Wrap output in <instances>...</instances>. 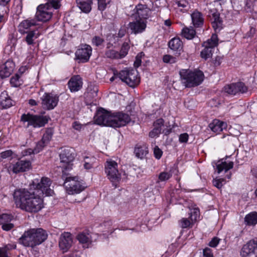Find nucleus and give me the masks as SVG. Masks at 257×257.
Wrapping results in <instances>:
<instances>
[{"instance_id": "nucleus-54", "label": "nucleus", "mask_w": 257, "mask_h": 257, "mask_svg": "<svg viewBox=\"0 0 257 257\" xmlns=\"http://www.w3.org/2000/svg\"><path fill=\"white\" fill-rule=\"evenodd\" d=\"M203 255L205 257H213L212 250L208 247L203 250Z\"/></svg>"}, {"instance_id": "nucleus-9", "label": "nucleus", "mask_w": 257, "mask_h": 257, "mask_svg": "<svg viewBox=\"0 0 257 257\" xmlns=\"http://www.w3.org/2000/svg\"><path fill=\"white\" fill-rule=\"evenodd\" d=\"M118 78L132 87H135L140 82L138 71L133 69H126L121 70L118 73Z\"/></svg>"}, {"instance_id": "nucleus-24", "label": "nucleus", "mask_w": 257, "mask_h": 257, "mask_svg": "<svg viewBox=\"0 0 257 257\" xmlns=\"http://www.w3.org/2000/svg\"><path fill=\"white\" fill-rule=\"evenodd\" d=\"M36 22L33 20H26L22 21L18 26V31L21 34H25L27 31L32 26L36 25Z\"/></svg>"}, {"instance_id": "nucleus-56", "label": "nucleus", "mask_w": 257, "mask_h": 257, "mask_svg": "<svg viewBox=\"0 0 257 257\" xmlns=\"http://www.w3.org/2000/svg\"><path fill=\"white\" fill-rule=\"evenodd\" d=\"M88 157H85L84 159V167L85 169L88 170L92 167V164L88 161Z\"/></svg>"}, {"instance_id": "nucleus-44", "label": "nucleus", "mask_w": 257, "mask_h": 257, "mask_svg": "<svg viewBox=\"0 0 257 257\" xmlns=\"http://www.w3.org/2000/svg\"><path fill=\"white\" fill-rule=\"evenodd\" d=\"M190 218L192 222L196 221L199 217V211L198 208H194L190 213Z\"/></svg>"}, {"instance_id": "nucleus-22", "label": "nucleus", "mask_w": 257, "mask_h": 257, "mask_svg": "<svg viewBox=\"0 0 257 257\" xmlns=\"http://www.w3.org/2000/svg\"><path fill=\"white\" fill-rule=\"evenodd\" d=\"M15 64L12 61L8 60L0 66V76L2 78L9 77L13 72Z\"/></svg>"}, {"instance_id": "nucleus-37", "label": "nucleus", "mask_w": 257, "mask_h": 257, "mask_svg": "<svg viewBox=\"0 0 257 257\" xmlns=\"http://www.w3.org/2000/svg\"><path fill=\"white\" fill-rule=\"evenodd\" d=\"M172 173L167 172H163L160 173L158 176V180L157 183L160 181H166L169 180L172 177Z\"/></svg>"}, {"instance_id": "nucleus-53", "label": "nucleus", "mask_w": 257, "mask_h": 257, "mask_svg": "<svg viewBox=\"0 0 257 257\" xmlns=\"http://www.w3.org/2000/svg\"><path fill=\"white\" fill-rule=\"evenodd\" d=\"M106 0H97L98 1V8L100 11H103L106 6Z\"/></svg>"}, {"instance_id": "nucleus-59", "label": "nucleus", "mask_w": 257, "mask_h": 257, "mask_svg": "<svg viewBox=\"0 0 257 257\" xmlns=\"http://www.w3.org/2000/svg\"><path fill=\"white\" fill-rule=\"evenodd\" d=\"M161 133L156 129L153 128L149 133V136L151 138H155L158 136Z\"/></svg>"}, {"instance_id": "nucleus-57", "label": "nucleus", "mask_w": 257, "mask_h": 257, "mask_svg": "<svg viewBox=\"0 0 257 257\" xmlns=\"http://www.w3.org/2000/svg\"><path fill=\"white\" fill-rule=\"evenodd\" d=\"M188 135L187 133L181 134L179 137V141L181 143H186L188 140Z\"/></svg>"}, {"instance_id": "nucleus-31", "label": "nucleus", "mask_w": 257, "mask_h": 257, "mask_svg": "<svg viewBox=\"0 0 257 257\" xmlns=\"http://www.w3.org/2000/svg\"><path fill=\"white\" fill-rule=\"evenodd\" d=\"M148 152V147L145 145H138L135 149L136 156L141 159L145 158Z\"/></svg>"}, {"instance_id": "nucleus-7", "label": "nucleus", "mask_w": 257, "mask_h": 257, "mask_svg": "<svg viewBox=\"0 0 257 257\" xmlns=\"http://www.w3.org/2000/svg\"><path fill=\"white\" fill-rule=\"evenodd\" d=\"M51 184V182L49 178L43 177L40 182L38 179L34 180L31 185V189L34 188L33 191L40 196L42 194L52 196L54 194V191L50 187Z\"/></svg>"}, {"instance_id": "nucleus-36", "label": "nucleus", "mask_w": 257, "mask_h": 257, "mask_svg": "<svg viewBox=\"0 0 257 257\" xmlns=\"http://www.w3.org/2000/svg\"><path fill=\"white\" fill-rule=\"evenodd\" d=\"M105 55L106 57L111 59H120L119 53L114 50L107 49L106 50Z\"/></svg>"}, {"instance_id": "nucleus-40", "label": "nucleus", "mask_w": 257, "mask_h": 257, "mask_svg": "<svg viewBox=\"0 0 257 257\" xmlns=\"http://www.w3.org/2000/svg\"><path fill=\"white\" fill-rule=\"evenodd\" d=\"M13 216L8 214L0 215V224L9 222L12 219Z\"/></svg>"}, {"instance_id": "nucleus-1", "label": "nucleus", "mask_w": 257, "mask_h": 257, "mask_svg": "<svg viewBox=\"0 0 257 257\" xmlns=\"http://www.w3.org/2000/svg\"><path fill=\"white\" fill-rule=\"evenodd\" d=\"M14 199L17 207L28 212H38L44 207L41 196L31 189L16 190L14 193Z\"/></svg>"}, {"instance_id": "nucleus-49", "label": "nucleus", "mask_w": 257, "mask_h": 257, "mask_svg": "<svg viewBox=\"0 0 257 257\" xmlns=\"http://www.w3.org/2000/svg\"><path fill=\"white\" fill-rule=\"evenodd\" d=\"M223 182H224V179H216L213 181V184L218 189H220L223 186Z\"/></svg>"}, {"instance_id": "nucleus-18", "label": "nucleus", "mask_w": 257, "mask_h": 257, "mask_svg": "<svg viewBox=\"0 0 257 257\" xmlns=\"http://www.w3.org/2000/svg\"><path fill=\"white\" fill-rule=\"evenodd\" d=\"M135 21L129 23L132 33L135 34L143 32L146 28V20L143 19H135Z\"/></svg>"}, {"instance_id": "nucleus-47", "label": "nucleus", "mask_w": 257, "mask_h": 257, "mask_svg": "<svg viewBox=\"0 0 257 257\" xmlns=\"http://www.w3.org/2000/svg\"><path fill=\"white\" fill-rule=\"evenodd\" d=\"M163 61L165 63H174L177 61V58L170 55H166L163 57Z\"/></svg>"}, {"instance_id": "nucleus-64", "label": "nucleus", "mask_w": 257, "mask_h": 257, "mask_svg": "<svg viewBox=\"0 0 257 257\" xmlns=\"http://www.w3.org/2000/svg\"><path fill=\"white\" fill-rule=\"evenodd\" d=\"M10 0H0V5L2 6H6L9 2Z\"/></svg>"}, {"instance_id": "nucleus-13", "label": "nucleus", "mask_w": 257, "mask_h": 257, "mask_svg": "<svg viewBox=\"0 0 257 257\" xmlns=\"http://www.w3.org/2000/svg\"><path fill=\"white\" fill-rule=\"evenodd\" d=\"M41 100L42 107L45 109L51 110L57 106L59 98L53 94L45 93L41 97Z\"/></svg>"}, {"instance_id": "nucleus-61", "label": "nucleus", "mask_w": 257, "mask_h": 257, "mask_svg": "<svg viewBox=\"0 0 257 257\" xmlns=\"http://www.w3.org/2000/svg\"><path fill=\"white\" fill-rule=\"evenodd\" d=\"M31 154H36V153H34V149H28L24 151L23 156H27Z\"/></svg>"}, {"instance_id": "nucleus-41", "label": "nucleus", "mask_w": 257, "mask_h": 257, "mask_svg": "<svg viewBox=\"0 0 257 257\" xmlns=\"http://www.w3.org/2000/svg\"><path fill=\"white\" fill-rule=\"evenodd\" d=\"M47 144L44 140L42 139L37 144L36 147L34 148V153H36V154L39 153Z\"/></svg>"}, {"instance_id": "nucleus-50", "label": "nucleus", "mask_w": 257, "mask_h": 257, "mask_svg": "<svg viewBox=\"0 0 257 257\" xmlns=\"http://www.w3.org/2000/svg\"><path fill=\"white\" fill-rule=\"evenodd\" d=\"M162 153H163V152H162V150L161 149H160L158 147L156 146L154 148V154L156 159H160V158L161 157V156L162 155Z\"/></svg>"}, {"instance_id": "nucleus-2", "label": "nucleus", "mask_w": 257, "mask_h": 257, "mask_svg": "<svg viewBox=\"0 0 257 257\" xmlns=\"http://www.w3.org/2000/svg\"><path fill=\"white\" fill-rule=\"evenodd\" d=\"M94 121L98 125L119 127L125 125L131 121L128 114L122 112L111 113L100 108L94 117Z\"/></svg>"}, {"instance_id": "nucleus-23", "label": "nucleus", "mask_w": 257, "mask_h": 257, "mask_svg": "<svg viewBox=\"0 0 257 257\" xmlns=\"http://www.w3.org/2000/svg\"><path fill=\"white\" fill-rule=\"evenodd\" d=\"M82 83L81 78L79 75H75L70 79L68 85L71 92H76L81 89Z\"/></svg>"}, {"instance_id": "nucleus-55", "label": "nucleus", "mask_w": 257, "mask_h": 257, "mask_svg": "<svg viewBox=\"0 0 257 257\" xmlns=\"http://www.w3.org/2000/svg\"><path fill=\"white\" fill-rule=\"evenodd\" d=\"M14 225L13 223H6L2 224V228L6 231H9L14 227Z\"/></svg>"}, {"instance_id": "nucleus-60", "label": "nucleus", "mask_w": 257, "mask_h": 257, "mask_svg": "<svg viewBox=\"0 0 257 257\" xmlns=\"http://www.w3.org/2000/svg\"><path fill=\"white\" fill-rule=\"evenodd\" d=\"M72 126L75 130L80 131L82 128L83 125L79 122L75 121L73 123Z\"/></svg>"}, {"instance_id": "nucleus-48", "label": "nucleus", "mask_w": 257, "mask_h": 257, "mask_svg": "<svg viewBox=\"0 0 257 257\" xmlns=\"http://www.w3.org/2000/svg\"><path fill=\"white\" fill-rule=\"evenodd\" d=\"M103 39L98 36L94 37L92 40V44L96 46H99L101 45L103 43Z\"/></svg>"}, {"instance_id": "nucleus-14", "label": "nucleus", "mask_w": 257, "mask_h": 257, "mask_svg": "<svg viewBox=\"0 0 257 257\" xmlns=\"http://www.w3.org/2000/svg\"><path fill=\"white\" fill-rule=\"evenodd\" d=\"M248 88L244 83L239 82L225 86L223 88V91L225 93L234 95L237 93H244L247 91Z\"/></svg>"}, {"instance_id": "nucleus-12", "label": "nucleus", "mask_w": 257, "mask_h": 257, "mask_svg": "<svg viewBox=\"0 0 257 257\" xmlns=\"http://www.w3.org/2000/svg\"><path fill=\"white\" fill-rule=\"evenodd\" d=\"M105 173H106L108 179L115 184L118 182L121 179L120 174L117 169V164L112 160L107 161L105 165Z\"/></svg>"}, {"instance_id": "nucleus-5", "label": "nucleus", "mask_w": 257, "mask_h": 257, "mask_svg": "<svg viewBox=\"0 0 257 257\" xmlns=\"http://www.w3.org/2000/svg\"><path fill=\"white\" fill-rule=\"evenodd\" d=\"M182 83L187 87L199 85L203 80L204 74L200 70L191 71L183 70L180 72Z\"/></svg>"}, {"instance_id": "nucleus-10", "label": "nucleus", "mask_w": 257, "mask_h": 257, "mask_svg": "<svg viewBox=\"0 0 257 257\" xmlns=\"http://www.w3.org/2000/svg\"><path fill=\"white\" fill-rule=\"evenodd\" d=\"M47 116L33 115L29 113L23 114L21 118L23 122H28L27 127L32 125L34 127H40L45 125L48 121Z\"/></svg>"}, {"instance_id": "nucleus-39", "label": "nucleus", "mask_w": 257, "mask_h": 257, "mask_svg": "<svg viewBox=\"0 0 257 257\" xmlns=\"http://www.w3.org/2000/svg\"><path fill=\"white\" fill-rule=\"evenodd\" d=\"M53 130L51 128H48L46 133L44 134L42 139L44 140L47 143L51 140L53 135Z\"/></svg>"}, {"instance_id": "nucleus-29", "label": "nucleus", "mask_w": 257, "mask_h": 257, "mask_svg": "<svg viewBox=\"0 0 257 257\" xmlns=\"http://www.w3.org/2000/svg\"><path fill=\"white\" fill-rule=\"evenodd\" d=\"M169 47L173 51L180 52L183 48V43L178 38H174L171 39L169 43Z\"/></svg>"}, {"instance_id": "nucleus-32", "label": "nucleus", "mask_w": 257, "mask_h": 257, "mask_svg": "<svg viewBox=\"0 0 257 257\" xmlns=\"http://www.w3.org/2000/svg\"><path fill=\"white\" fill-rule=\"evenodd\" d=\"M212 27L215 31H219L222 28V21L220 19L219 14L217 12H214L212 14Z\"/></svg>"}, {"instance_id": "nucleus-28", "label": "nucleus", "mask_w": 257, "mask_h": 257, "mask_svg": "<svg viewBox=\"0 0 257 257\" xmlns=\"http://www.w3.org/2000/svg\"><path fill=\"white\" fill-rule=\"evenodd\" d=\"M233 162H229L227 163L225 161H223V159L221 161H218L216 164V169L218 173H220L222 171L224 170L225 172H227L228 170L233 168Z\"/></svg>"}, {"instance_id": "nucleus-33", "label": "nucleus", "mask_w": 257, "mask_h": 257, "mask_svg": "<svg viewBox=\"0 0 257 257\" xmlns=\"http://www.w3.org/2000/svg\"><path fill=\"white\" fill-rule=\"evenodd\" d=\"M37 31V30H34L29 31L26 33L27 36L25 38V41L28 45H33L34 39L38 38L40 35V33Z\"/></svg>"}, {"instance_id": "nucleus-16", "label": "nucleus", "mask_w": 257, "mask_h": 257, "mask_svg": "<svg viewBox=\"0 0 257 257\" xmlns=\"http://www.w3.org/2000/svg\"><path fill=\"white\" fill-rule=\"evenodd\" d=\"M72 243V234L70 232H64L60 235L59 239V246L63 253L69 250Z\"/></svg>"}, {"instance_id": "nucleus-25", "label": "nucleus", "mask_w": 257, "mask_h": 257, "mask_svg": "<svg viewBox=\"0 0 257 257\" xmlns=\"http://www.w3.org/2000/svg\"><path fill=\"white\" fill-rule=\"evenodd\" d=\"M227 126L226 123L220 121L218 119H214L211 123L209 124V127L212 131L214 133H219Z\"/></svg>"}, {"instance_id": "nucleus-62", "label": "nucleus", "mask_w": 257, "mask_h": 257, "mask_svg": "<svg viewBox=\"0 0 257 257\" xmlns=\"http://www.w3.org/2000/svg\"><path fill=\"white\" fill-rule=\"evenodd\" d=\"M126 33V30L125 28H121V29L119 30L118 35L119 37H122L124 36L125 34Z\"/></svg>"}, {"instance_id": "nucleus-26", "label": "nucleus", "mask_w": 257, "mask_h": 257, "mask_svg": "<svg viewBox=\"0 0 257 257\" xmlns=\"http://www.w3.org/2000/svg\"><path fill=\"white\" fill-rule=\"evenodd\" d=\"M192 22L195 27H200L203 25L204 19L202 14L198 11H195L191 14Z\"/></svg>"}, {"instance_id": "nucleus-30", "label": "nucleus", "mask_w": 257, "mask_h": 257, "mask_svg": "<svg viewBox=\"0 0 257 257\" xmlns=\"http://www.w3.org/2000/svg\"><path fill=\"white\" fill-rule=\"evenodd\" d=\"M80 9L84 13H88L91 10L92 0H77Z\"/></svg>"}, {"instance_id": "nucleus-42", "label": "nucleus", "mask_w": 257, "mask_h": 257, "mask_svg": "<svg viewBox=\"0 0 257 257\" xmlns=\"http://www.w3.org/2000/svg\"><path fill=\"white\" fill-rule=\"evenodd\" d=\"M176 3L179 7L182 8L181 11H186L189 8L188 3L186 0H177Z\"/></svg>"}, {"instance_id": "nucleus-38", "label": "nucleus", "mask_w": 257, "mask_h": 257, "mask_svg": "<svg viewBox=\"0 0 257 257\" xmlns=\"http://www.w3.org/2000/svg\"><path fill=\"white\" fill-rule=\"evenodd\" d=\"M164 127V120L162 118H159L154 122V128L156 129L160 133L162 132V128Z\"/></svg>"}, {"instance_id": "nucleus-17", "label": "nucleus", "mask_w": 257, "mask_h": 257, "mask_svg": "<svg viewBox=\"0 0 257 257\" xmlns=\"http://www.w3.org/2000/svg\"><path fill=\"white\" fill-rule=\"evenodd\" d=\"M92 49L90 46L86 44L83 45L76 52V57L81 62H86L88 61Z\"/></svg>"}, {"instance_id": "nucleus-43", "label": "nucleus", "mask_w": 257, "mask_h": 257, "mask_svg": "<svg viewBox=\"0 0 257 257\" xmlns=\"http://www.w3.org/2000/svg\"><path fill=\"white\" fill-rule=\"evenodd\" d=\"M14 152L11 150H7L0 153V163L3 159L8 158L13 156Z\"/></svg>"}, {"instance_id": "nucleus-35", "label": "nucleus", "mask_w": 257, "mask_h": 257, "mask_svg": "<svg viewBox=\"0 0 257 257\" xmlns=\"http://www.w3.org/2000/svg\"><path fill=\"white\" fill-rule=\"evenodd\" d=\"M196 34V32L194 29L190 27L189 28L185 27L182 31V35L187 39H193Z\"/></svg>"}, {"instance_id": "nucleus-8", "label": "nucleus", "mask_w": 257, "mask_h": 257, "mask_svg": "<svg viewBox=\"0 0 257 257\" xmlns=\"http://www.w3.org/2000/svg\"><path fill=\"white\" fill-rule=\"evenodd\" d=\"M74 158L75 154L72 149H65L60 154V167L62 168L63 177L65 174L67 175V171L72 169Z\"/></svg>"}, {"instance_id": "nucleus-6", "label": "nucleus", "mask_w": 257, "mask_h": 257, "mask_svg": "<svg viewBox=\"0 0 257 257\" xmlns=\"http://www.w3.org/2000/svg\"><path fill=\"white\" fill-rule=\"evenodd\" d=\"M62 178L65 180L64 186L69 194L79 193L85 189L78 177L69 176L67 173V175H64V177L62 176Z\"/></svg>"}, {"instance_id": "nucleus-58", "label": "nucleus", "mask_w": 257, "mask_h": 257, "mask_svg": "<svg viewBox=\"0 0 257 257\" xmlns=\"http://www.w3.org/2000/svg\"><path fill=\"white\" fill-rule=\"evenodd\" d=\"M219 239L217 237H214L209 242V245L211 247H216L219 243Z\"/></svg>"}, {"instance_id": "nucleus-11", "label": "nucleus", "mask_w": 257, "mask_h": 257, "mask_svg": "<svg viewBox=\"0 0 257 257\" xmlns=\"http://www.w3.org/2000/svg\"><path fill=\"white\" fill-rule=\"evenodd\" d=\"M218 45V38L216 34H213L210 39L204 42L202 46L204 48L201 51L200 56L202 58L207 60L211 58L214 48Z\"/></svg>"}, {"instance_id": "nucleus-46", "label": "nucleus", "mask_w": 257, "mask_h": 257, "mask_svg": "<svg viewBox=\"0 0 257 257\" xmlns=\"http://www.w3.org/2000/svg\"><path fill=\"white\" fill-rule=\"evenodd\" d=\"M179 222L181 227L183 228L189 227L191 225L190 220L186 218H183Z\"/></svg>"}, {"instance_id": "nucleus-27", "label": "nucleus", "mask_w": 257, "mask_h": 257, "mask_svg": "<svg viewBox=\"0 0 257 257\" xmlns=\"http://www.w3.org/2000/svg\"><path fill=\"white\" fill-rule=\"evenodd\" d=\"M12 105V100L6 91L0 94V107L2 108L10 107Z\"/></svg>"}, {"instance_id": "nucleus-63", "label": "nucleus", "mask_w": 257, "mask_h": 257, "mask_svg": "<svg viewBox=\"0 0 257 257\" xmlns=\"http://www.w3.org/2000/svg\"><path fill=\"white\" fill-rule=\"evenodd\" d=\"M221 57L220 56H217L215 57V59L214 60V64L215 65H219L221 62Z\"/></svg>"}, {"instance_id": "nucleus-21", "label": "nucleus", "mask_w": 257, "mask_h": 257, "mask_svg": "<svg viewBox=\"0 0 257 257\" xmlns=\"http://www.w3.org/2000/svg\"><path fill=\"white\" fill-rule=\"evenodd\" d=\"M77 239L78 240L83 248H88L92 242L91 234L88 232H81L79 233L77 236Z\"/></svg>"}, {"instance_id": "nucleus-51", "label": "nucleus", "mask_w": 257, "mask_h": 257, "mask_svg": "<svg viewBox=\"0 0 257 257\" xmlns=\"http://www.w3.org/2000/svg\"><path fill=\"white\" fill-rule=\"evenodd\" d=\"M143 55L144 56V54L143 53H141L136 56V61L134 62V66L135 67H139L141 65L142 62L141 58Z\"/></svg>"}, {"instance_id": "nucleus-3", "label": "nucleus", "mask_w": 257, "mask_h": 257, "mask_svg": "<svg viewBox=\"0 0 257 257\" xmlns=\"http://www.w3.org/2000/svg\"><path fill=\"white\" fill-rule=\"evenodd\" d=\"M47 238V234L42 228H32L25 231L19 240L25 246L34 247L41 244Z\"/></svg>"}, {"instance_id": "nucleus-15", "label": "nucleus", "mask_w": 257, "mask_h": 257, "mask_svg": "<svg viewBox=\"0 0 257 257\" xmlns=\"http://www.w3.org/2000/svg\"><path fill=\"white\" fill-rule=\"evenodd\" d=\"M31 167V163L30 161L19 160L16 163L11 164L9 166L8 171L17 174L20 172L27 171L30 170Z\"/></svg>"}, {"instance_id": "nucleus-20", "label": "nucleus", "mask_w": 257, "mask_h": 257, "mask_svg": "<svg viewBox=\"0 0 257 257\" xmlns=\"http://www.w3.org/2000/svg\"><path fill=\"white\" fill-rule=\"evenodd\" d=\"M256 249H257V238L249 240L243 246L241 254L243 257H246L253 253Z\"/></svg>"}, {"instance_id": "nucleus-45", "label": "nucleus", "mask_w": 257, "mask_h": 257, "mask_svg": "<svg viewBox=\"0 0 257 257\" xmlns=\"http://www.w3.org/2000/svg\"><path fill=\"white\" fill-rule=\"evenodd\" d=\"M129 46L127 43H124L121 48L120 52L119 53L120 59L123 58L126 56L129 49Z\"/></svg>"}, {"instance_id": "nucleus-4", "label": "nucleus", "mask_w": 257, "mask_h": 257, "mask_svg": "<svg viewBox=\"0 0 257 257\" xmlns=\"http://www.w3.org/2000/svg\"><path fill=\"white\" fill-rule=\"evenodd\" d=\"M45 4H41L37 8L36 17L39 21L46 22L51 19L54 9H58L60 5L59 0H46Z\"/></svg>"}, {"instance_id": "nucleus-19", "label": "nucleus", "mask_w": 257, "mask_h": 257, "mask_svg": "<svg viewBox=\"0 0 257 257\" xmlns=\"http://www.w3.org/2000/svg\"><path fill=\"white\" fill-rule=\"evenodd\" d=\"M150 10L146 5L139 4L136 7L135 13L132 15L134 19H143L146 20L149 16Z\"/></svg>"}, {"instance_id": "nucleus-34", "label": "nucleus", "mask_w": 257, "mask_h": 257, "mask_svg": "<svg viewBox=\"0 0 257 257\" xmlns=\"http://www.w3.org/2000/svg\"><path fill=\"white\" fill-rule=\"evenodd\" d=\"M244 222L248 225L257 224V212H252L247 214L244 218Z\"/></svg>"}, {"instance_id": "nucleus-52", "label": "nucleus", "mask_w": 257, "mask_h": 257, "mask_svg": "<svg viewBox=\"0 0 257 257\" xmlns=\"http://www.w3.org/2000/svg\"><path fill=\"white\" fill-rule=\"evenodd\" d=\"M19 78V75L16 74L15 77H13L11 78V80H10L11 84L15 87H17L20 84V83L18 82Z\"/></svg>"}]
</instances>
